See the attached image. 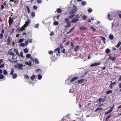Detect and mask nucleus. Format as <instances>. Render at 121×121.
I'll list each match as a JSON object with an SVG mask.
<instances>
[{"label": "nucleus", "mask_w": 121, "mask_h": 121, "mask_svg": "<svg viewBox=\"0 0 121 121\" xmlns=\"http://www.w3.org/2000/svg\"><path fill=\"white\" fill-rule=\"evenodd\" d=\"M23 65L22 64L17 63L14 65V67L15 68L18 69L20 70H23Z\"/></svg>", "instance_id": "f257e3e1"}, {"label": "nucleus", "mask_w": 121, "mask_h": 121, "mask_svg": "<svg viewBox=\"0 0 121 121\" xmlns=\"http://www.w3.org/2000/svg\"><path fill=\"white\" fill-rule=\"evenodd\" d=\"M30 21L29 19L27 20V21L26 22L25 24H24L21 28V30L23 31L25 30V28L28 26L29 24L30 23Z\"/></svg>", "instance_id": "f03ea898"}, {"label": "nucleus", "mask_w": 121, "mask_h": 121, "mask_svg": "<svg viewBox=\"0 0 121 121\" xmlns=\"http://www.w3.org/2000/svg\"><path fill=\"white\" fill-rule=\"evenodd\" d=\"M73 8L71 10V11L69 13V15H71L75 13L77 10V8L76 6L74 5L73 6Z\"/></svg>", "instance_id": "7ed1b4c3"}, {"label": "nucleus", "mask_w": 121, "mask_h": 121, "mask_svg": "<svg viewBox=\"0 0 121 121\" xmlns=\"http://www.w3.org/2000/svg\"><path fill=\"white\" fill-rule=\"evenodd\" d=\"M14 72V70L13 69H11V71L10 74V75L13 76L12 78L13 79H15L16 78L17 76V75L16 74H13Z\"/></svg>", "instance_id": "20e7f679"}, {"label": "nucleus", "mask_w": 121, "mask_h": 121, "mask_svg": "<svg viewBox=\"0 0 121 121\" xmlns=\"http://www.w3.org/2000/svg\"><path fill=\"white\" fill-rule=\"evenodd\" d=\"M14 18H12L11 17H9V23L10 24L9 25V26H10L11 24L13 23V19Z\"/></svg>", "instance_id": "39448f33"}, {"label": "nucleus", "mask_w": 121, "mask_h": 121, "mask_svg": "<svg viewBox=\"0 0 121 121\" xmlns=\"http://www.w3.org/2000/svg\"><path fill=\"white\" fill-rule=\"evenodd\" d=\"M12 49H11L9 50L8 51V54L9 55L13 56L15 55V54L12 51Z\"/></svg>", "instance_id": "423d86ee"}, {"label": "nucleus", "mask_w": 121, "mask_h": 121, "mask_svg": "<svg viewBox=\"0 0 121 121\" xmlns=\"http://www.w3.org/2000/svg\"><path fill=\"white\" fill-rule=\"evenodd\" d=\"M11 38L9 36L7 41V44L8 45H10L11 44L10 41L11 40Z\"/></svg>", "instance_id": "0eeeda50"}, {"label": "nucleus", "mask_w": 121, "mask_h": 121, "mask_svg": "<svg viewBox=\"0 0 121 121\" xmlns=\"http://www.w3.org/2000/svg\"><path fill=\"white\" fill-rule=\"evenodd\" d=\"M100 64V63H94L91 64L90 66V67H94L99 65Z\"/></svg>", "instance_id": "6e6552de"}, {"label": "nucleus", "mask_w": 121, "mask_h": 121, "mask_svg": "<svg viewBox=\"0 0 121 121\" xmlns=\"http://www.w3.org/2000/svg\"><path fill=\"white\" fill-rule=\"evenodd\" d=\"M79 21L78 19L77 18H74L71 20L70 22L72 23H74Z\"/></svg>", "instance_id": "1a4fd4ad"}, {"label": "nucleus", "mask_w": 121, "mask_h": 121, "mask_svg": "<svg viewBox=\"0 0 121 121\" xmlns=\"http://www.w3.org/2000/svg\"><path fill=\"white\" fill-rule=\"evenodd\" d=\"M111 83L109 85V87L110 89L112 88L113 86H114V85H115L116 83L115 82H112L111 81Z\"/></svg>", "instance_id": "9d476101"}, {"label": "nucleus", "mask_w": 121, "mask_h": 121, "mask_svg": "<svg viewBox=\"0 0 121 121\" xmlns=\"http://www.w3.org/2000/svg\"><path fill=\"white\" fill-rule=\"evenodd\" d=\"M57 52L58 54L60 53V50L59 48H56L54 51V52Z\"/></svg>", "instance_id": "9b49d317"}, {"label": "nucleus", "mask_w": 121, "mask_h": 121, "mask_svg": "<svg viewBox=\"0 0 121 121\" xmlns=\"http://www.w3.org/2000/svg\"><path fill=\"white\" fill-rule=\"evenodd\" d=\"M79 28L82 31H84L86 30L87 28L85 27H79Z\"/></svg>", "instance_id": "f8f14e48"}, {"label": "nucleus", "mask_w": 121, "mask_h": 121, "mask_svg": "<svg viewBox=\"0 0 121 121\" xmlns=\"http://www.w3.org/2000/svg\"><path fill=\"white\" fill-rule=\"evenodd\" d=\"M108 58L112 61H114L116 59V58L115 57L112 56H109Z\"/></svg>", "instance_id": "ddd939ff"}, {"label": "nucleus", "mask_w": 121, "mask_h": 121, "mask_svg": "<svg viewBox=\"0 0 121 121\" xmlns=\"http://www.w3.org/2000/svg\"><path fill=\"white\" fill-rule=\"evenodd\" d=\"M32 63V62L31 61H30L29 62L28 61L26 62L25 63V64L31 66V65Z\"/></svg>", "instance_id": "4468645a"}, {"label": "nucleus", "mask_w": 121, "mask_h": 121, "mask_svg": "<svg viewBox=\"0 0 121 121\" xmlns=\"http://www.w3.org/2000/svg\"><path fill=\"white\" fill-rule=\"evenodd\" d=\"M78 78L77 77H74L71 80V82H73L75 80H76L78 79Z\"/></svg>", "instance_id": "2eb2a0df"}, {"label": "nucleus", "mask_w": 121, "mask_h": 121, "mask_svg": "<svg viewBox=\"0 0 121 121\" xmlns=\"http://www.w3.org/2000/svg\"><path fill=\"white\" fill-rule=\"evenodd\" d=\"M84 81V79L79 80L78 81V83L79 84L82 83Z\"/></svg>", "instance_id": "dca6fc26"}, {"label": "nucleus", "mask_w": 121, "mask_h": 121, "mask_svg": "<svg viewBox=\"0 0 121 121\" xmlns=\"http://www.w3.org/2000/svg\"><path fill=\"white\" fill-rule=\"evenodd\" d=\"M14 52H15L16 54L17 55H19V53L18 51L16 49H14Z\"/></svg>", "instance_id": "f3484780"}, {"label": "nucleus", "mask_w": 121, "mask_h": 121, "mask_svg": "<svg viewBox=\"0 0 121 121\" xmlns=\"http://www.w3.org/2000/svg\"><path fill=\"white\" fill-rule=\"evenodd\" d=\"M34 61L36 64H38L39 63V62L38 61V60L37 58H35L34 60Z\"/></svg>", "instance_id": "a211bd4d"}, {"label": "nucleus", "mask_w": 121, "mask_h": 121, "mask_svg": "<svg viewBox=\"0 0 121 121\" xmlns=\"http://www.w3.org/2000/svg\"><path fill=\"white\" fill-rule=\"evenodd\" d=\"M79 47V46L78 45H77L76 46L74 50L75 52H76L78 49Z\"/></svg>", "instance_id": "6ab92c4d"}, {"label": "nucleus", "mask_w": 121, "mask_h": 121, "mask_svg": "<svg viewBox=\"0 0 121 121\" xmlns=\"http://www.w3.org/2000/svg\"><path fill=\"white\" fill-rule=\"evenodd\" d=\"M121 42L120 41H119L117 46H116V47L117 48L119 47L121 45Z\"/></svg>", "instance_id": "aec40b11"}, {"label": "nucleus", "mask_w": 121, "mask_h": 121, "mask_svg": "<svg viewBox=\"0 0 121 121\" xmlns=\"http://www.w3.org/2000/svg\"><path fill=\"white\" fill-rule=\"evenodd\" d=\"M65 20L67 23H69V18H65Z\"/></svg>", "instance_id": "412c9836"}, {"label": "nucleus", "mask_w": 121, "mask_h": 121, "mask_svg": "<svg viewBox=\"0 0 121 121\" xmlns=\"http://www.w3.org/2000/svg\"><path fill=\"white\" fill-rule=\"evenodd\" d=\"M56 11L58 13H60L61 12L62 10L61 9L59 8L57 9Z\"/></svg>", "instance_id": "4be33fe9"}, {"label": "nucleus", "mask_w": 121, "mask_h": 121, "mask_svg": "<svg viewBox=\"0 0 121 121\" xmlns=\"http://www.w3.org/2000/svg\"><path fill=\"white\" fill-rule=\"evenodd\" d=\"M102 109H103V108H101V107L98 108H97L96 109V110L95 111V112H97L98 111H99L101 110Z\"/></svg>", "instance_id": "5701e85b"}, {"label": "nucleus", "mask_w": 121, "mask_h": 121, "mask_svg": "<svg viewBox=\"0 0 121 121\" xmlns=\"http://www.w3.org/2000/svg\"><path fill=\"white\" fill-rule=\"evenodd\" d=\"M74 14L70 16H69L68 17V18L70 19H72L74 17Z\"/></svg>", "instance_id": "b1692460"}, {"label": "nucleus", "mask_w": 121, "mask_h": 121, "mask_svg": "<svg viewBox=\"0 0 121 121\" xmlns=\"http://www.w3.org/2000/svg\"><path fill=\"white\" fill-rule=\"evenodd\" d=\"M68 24L65 26V28H67L70 26H71V24L69 23H67Z\"/></svg>", "instance_id": "393cba45"}, {"label": "nucleus", "mask_w": 121, "mask_h": 121, "mask_svg": "<svg viewBox=\"0 0 121 121\" xmlns=\"http://www.w3.org/2000/svg\"><path fill=\"white\" fill-rule=\"evenodd\" d=\"M24 52L25 53H27L29 52L27 48H26L24 50Z\"/></svg>", "instance_id": "a878e982"}, {"label": "nucleus", "mask_w": 121, "mask_h": 121, "mask_svg": "<svg viewBox=\"0 0 121 121\" xmlns=\"http://www.w3.org/2000/svg\"><path fill=\"white\" fill-rule=\"evenodd\" d=\"M24 40V39H19V42L20 43H21Z\"/></svg>", "instance_id": "bb28decb"}, {"label": "nucleus", "mask_w": 121, "mask_h": 121, "mask_svg": "<svg viewBox=\"0 0 121 121\" xmlns=\"http://www.w3.org/2000/svg\"><path fill=\"white\" fill-rule=\"evenodd\" d=\"M105 101L104 99H99V100H98V101L99 102V103H100L102 102H103L104 101Z\"/></svg>", "instance_id": "cd10ccee"}, {"label": "nucleus", "mask_w": 121, "mask_h": 121, "mask_svg": "<svg viewBox=\"0 0 121 121\" xmlns=\"http://www.w3.org/2000/svg\"><path fill=\"white\" fill-rule=\"evenodd\" d=\"M109 37L110 39L112 40L113 39L114 36L113 35H109Z\"/></svg>", "instance_id": "c85d7f7f"}, {"label": "nucleus", "mask_w": 121, "mask_h": 121, "mask_svg": "<svg viewBox=\"0 0 121 121\" xmlns=\"http://www.w3.org/2000/svg\"><path fill=\"white\" fill-rule=\"evenodd\" d=\"M26 8L27 10V12L28 13H30V7L29 6H26Z\"/></svg>", "instance_id": "c756f323"}, {"label": "nucleus", "mask_w": 121, "mask_h": 121, "mask_svg": "<svg viewBox=\"0 0 121 121\" xmlns=\"http://www.w3.org/2000/svg\"><path fill=\"white\" fill-rule=\"evenodd\" d=\"M35 78V75H34L32 76L30 78V79L32 80H34Z\"/></svg>", "instance_id": "7c9ffc66"}, {"label": "nucleus", "mask_w": 121, "mask_h": 121, "mask_svg": "<svg viewBox=\"0 0 121 121\" xmlns=\"http://www.w3.org/2000/svg\"><path fill=\"white\" fill-rule=\"evenodd\" d=\"M110 52V50L108 49L107 48L105 50V52L106 53L108 54Z\"/></svg>", "instance_id": "2f4dec72"}, {"label": "nucleus", "mask_w": 121, "mask_h": 121, "mask_svg": "<svg viewBox=\"0 0 121 121\" xmlns=\"http://www.w3.org/2000/svg\"><path fill=\"white\" fill-rule=\"evenodd\" d=\"M81 4L83 6L85 5L86 4V2L84 1H82L81 3Z\"/></svg>", "instance_id": "473e14b6"}, {"label": "nucleus", "mask_w": 121, "mask_h": 121, "mask_svg": "<svg viewBox=\"0 0 121 121\" xmlns=\"http://www.w3.org/2000/svg\"><path fill=\"white\" fill-rule=\"evenodd\" d=\"M53 24L55 25L56 26L58 25L59 23L58 21H55L54 22Z\"/></svg>", "instance_id": "72a5a7b5"}, {"label": "nucleus", "mask_w": 121, "mask_h": 121, "mask_svg": "<svg viewBox=\"0 0 121 121\" xmlns=\"http://www.w3.org/2000/svg\"><path fill=\"white\" fill-rule=\"evenodd\" d=\"M42 76L40 74H39L38 76V78L39 80H40L42 78Z\"/></svg>", "instance_id": "f704fd0d"}, {"label": "nucleus", "mask_w": 121, "mask_h": 121, "mask_svg": "<svg viewBox=\"0 0 121 121\" xmlns=\"http://www.w3.org/2000/svg\"><path fill=\"white\" fill-rule=\"evenodd\" d=\"M31 56V55L30 54H28L26 55V57L27 58H30Z\"/></svg>", "instance_id": "c9c22d12"}, {"label": "nucleus", "mask_w": 121, "mask_h": 121, "mask_svg": "<svg viewBox=\"0 0 121 121\" xmlns=\"http://www.w3.org/2000/svg\"><path fill=\"white\" fill-rule=\"evenodd\" d=\"M35 71L38 72L39 73H40L41 72V70L39 69H37L35 70Z\"/></svg>", "instance_id": "e433bc0d"}, {"label": "nucleus", "mask_w": 121, "mask_h": 121, "mask_svg": "<svg viewBox=\"0 0 121 121\" xmlns=\"http://www.w3.org/2000/svg\"><path fill=\"white\" fill-rule=\"evenodd\" d=\"M113 106L112 107H111L110 108V109L108 111L110 112V113L111 112H112V111L113 110Z\"/></svg>", "instance_id": "4c0bfd02"}, {"label": "nucleus", "mask_w": 121, "mask_h": 121, "mask_svg": "<svg viewBox=\"0 0 121 121\" xmlns=\"http://www.w3.org/2000/svg\"><path fill=\"white\" fill-rule=\"evenodd\" d=\"M87 17L86 16H82V18L83 20H85L87 18Z\"/></svg>", "instance_id": "58836bf2"}, {"label": "nucleus", "mask_w": 121, "mask_h": 121, "mask_svg": "<svg viewBox=\"0 0 121 121\" xmlns=\"http://www.w3.org/2000/svg\"><path fill=\"white\" fill-rule=\"evenodd\" d=\"M3 73L4 75H6L8 74V73L6 70H4L3 71Z\"/></svg>", "instance_id": "ea45409f"}, {"label": "nucleus", "mask_w": 121, "mask_h": 121, "mask_svg": "<svg viewBox=\"0 0 121 121\" xmlns=\"http://www.w3.org/2000/svg\"><path fill=\"white\" fill-rule=\"evenodd\" d=\"M112 91L110 90H108L107 92L106 93L107 94H108L111 93L112 92Z\"/></svg>", "instance_id": "a19ab883"}, {"label": "nucleus", "mask_w": 121, "mask_h": 121, "mask_svg": "<svg viewBox=\"0 0 121 121\" xmlns=\"http://www.w3.org/2000/svg\"><path fill=\"white\" fill-rule=\"evenodd\" d=\"M31 15L33 17H34L35 15V12H32L31 13Z\"/></svg>", "instance_id": "79ce46f5"}, {"label": "nucleus", "mask_w": 121, "mask_h": 121, "mask_svg": "<svg viewBox=\"0 0 121 121\" xmlns=\"http://www.w3.org/2000/svg\"><path fill=\"white\" fill-rule=\"evenodd\" d=\"M75 16L76 17V18H77L78 19V18H80V17L81 16H79V14H77L76 15H75Z\"/></svg>", "instance_id": "37998d69"}, {"label": "nucleus", "mask_w": 121, "mask_h": 121, "mask_svg": "<svg viewBox=\"0 0 121 121\" xmlns=\"http://www.w3.org/2000/svg\"><path fill=\"white\" fill-rule=\"evenodd\" d=\"M37 3L38 4H40L42 2V0H37Z\"/></svg>", "instance_id": "c03bdc74"}, {"label": "nucleus", "mask_w": 121, "mask_h": 121, "mask_svg": "<svg viewBox=\"0 0 121 121\" xmlns=\"http://www.w3.org/2000/svg\"><path fill=\"white\" fill-rule=\"evenodd\" d=\"M4 78V75L2 74H0V79H3Z\"/></svg>", "instance_id": "a18cd8bd"}, {"label": "nucleus", "mask_w": 121, "mask_h": 121, "mask_svg": "<svg viewBox=\"0 0 121 121\" xmlns=\"http://www.w3.org/2000/svg\"><path fill=\"white\" fill-rule=\"evenodd\" d=\"M29 43L28 40H27L25 42V44L26 46H27Z\"/></svg>", "instance_id": "49530a36"}, {"label": "nucleus", "mask_w": 121, "mask_h": 121, "mask_svg": "<svg viewBox=\"0 0 121 121\" xmlns=\"http://www.w3.org/2000/svg\"><path fill=\"white\" fill-rule=\"evenodd\" d=\"M39 25V24H37L35 25L34 27L35 28H37L38 27Z\"/></svg>", "instance_id": "de8ad7c7"}, {"label": "nucleus", "mask_w": 121, "mask_h": 121, "mask_svg": "<svg viewBox=\"0 0 121 121\" xmlns=\"http://www.w3.org/2000/svg\"><path fill=\"white\" fill-rule=\"evenodd\" d=\"M100 38H101V39L102 40H103V41H105L106 39H105V38L104 37H103L102 36H101L100 37Z\"/></svg>", "instance_id": "09e8293b"}, {"label": "nucleus", "mask_w": 121, "mask_h": 121, "mask_svg": "<svg viewBox=\"0 0 121 121\" xmlns=\"http://www.w3.org/2000/svg\"><path fill=\"white\" fill-rule=\"evenodd\" d=\"M92 10L90 8L88 10V11L89 13H91L92 12Z\"/></svg>", "instance_id": "8fccbe9b"}, {"label": "nucleus", "mask_w": 121, "mask_h": 121, "mask_svg": "<svg viewBox=\"0 0 121 121\" xmlns=\"http://www.w3.org/2000/svg\"><path fill=\"white\" fill-rule=\"evenodd\" d=\"M90 29L94 31H95L96 30V29L93 27H91L90 28Z\"/></svg>", "instance_id": "3c124183"}, {"label": "nucleus", "mask_w": 121, "mask_h": 121, "mask_svg": "<svg viewBox=\"0 0 121 121\" xmlns=\"http://www.w3.org/2000/svg\"><path fill=\"white\" fill-rule=\"evenodd\" d=\"M33 8L34 9L36 10L37 9V6L35 5H34L33 6Z\"/></svg>", "instance_id": "603ef678"}, {"label": "nucleus", "mask_w": 121, "mask_h": 121, "mask_svg": "<svg viewBox=\"0 0 121 121\" xmlns=\"http://www.w3.org/2000/svg\"><path fill=\"white\" fill-rule=\"evenodd\" d=\"M75 27H73L72 28L70 29V30H69L68 33H70L72 31V30H74L75 29Z\"/></svg>", "instance_id": "864d4df0"}, {"label": "nucleus", "mask_w": 121, "mask_h": 121, "mask_svg": "<svg viewBox=\"0 0 121 121\" xmlns=\"http://www.w3.org/2000/svg\"><path fill=\"white\" fill-rule=\"evenodd\" d=\"M23 53L22 52H20V54L19 55L20 56L22 57L23 56Z\"/></svg>", "instance_id": "5fc2aeb1"}, {"label": "nucleus", "mask_w": 121, "mask_h": 121, "mask_svg": "<svg viewBox=\"0 0 121 121\" xmlns=\"http://www.w3.org/2000/svg\"><path fill=\"white\" fill-rule=\"evenodd\" d=\"M25 45V44L23 43H22L20 44V45L22 47H24Z\"/></svg>", "instance_id": "6e6d98bb"}, {"label": "nucleus", "mask_w": 121, "mask_h": 121, "mask_svg": "<svg viewBox=\"0 0 121 121\" xmlns=\"http://www.w3.org/2000/svg\"><path fill=\"white\" fill-rule=\"evenodd\" d=\"M25 78L26 79H28L29 78V77L28 75H25L24 76Z\"/></svg>", "instance_id": "4d7b16f0"}, {"label": "nucleus", "mask_w": 121, "mask_h": 121, "mask_svg": "<svg viewBox=\"0 0 121 121\" xmlns=\"http://www.w3.org/2000/svg\"><path fill=\"white\" fill-rule=\"evenodd\" d=\"M4 64L1 65H0V68H2L4 66Z\"/></svg>", "instance_id": "13d9d810"}, {"label": "nucleus", "mask_w": 121, "mask_h": 121, "mask_svg": "<svg viewBox=\"0 0 121 121\" xmlns=\"http://www.w3.org/2000/svg\"><path fill=\"white\" fill-rule=\"evenodd\" d=\"M3 34L1 33L0 34V38L1 39L3 38Z\"/></svg>", "instance_id": "bf43d9fd"}, {"label": "nucleus", "mask_w": 121, "mask_h": 121, "mask_svg": "<svg viewBox=\"0 0 121 121\" xmlns=\"http://www.w3.org/2000/svg\"><path fill=\"white\" fill-rule=\"evenodd\" d=\"M54 32L53 31H52L51 32L50 34V36H52L54 34Z\"/></svg>", "instance_id": "052dcab7"}, {"label": "nucleus", "mask_w": 121, "mask_h": 121, "mask_svg": "<svg viewBox=\"0 0 121 121\" xmlns=\"http://www.w3.org/2000/svg\"><path fill=\"white\" fill-rule=\"evenodd\" d=\"M71 45L72 46V47H73L74 46V44L73 42H71Z\"/></svg>", "instance_id": "680f3d73"}, {"label": "nucleus", "mask_w": 121, "mask_h": 121, "mask_svg": "<svg viewBox=\"0 0 121 121\" xmlns=\"http://www.w3.org/2000/svg\"><path fill=\"white\" fill-rule=\"evenodd\" d=\"M108 18H109V19L110 20H111L112 19H111L110 18V17L111 16H110V14H108Z\"/></svg>", "instance_id": "e2e57ef3"}, {"label": "nucleus", "mask_w": 121, "mask_h": 121, "mask_svg": "<svg viewBox=\"0 0 121 121\" xmlns=\"http://www.w3.org/2000/svg\"><path fill=\"white\" fill-rule=\"evenodd\" d=\"M48 53L49 54L51 55L52 54L53 52L52 51H49Z\"/></svg>", "instance_id": "0e129e2a"}, {"label": "nucleus", "mask_w": 121, "mask_h": 121, "mask_svg": "<svg viewBox=\"0 0 121 121\" xmlns=\"http://www.w3.org/2000/svg\"><path fill=\"white\" fill-rule=\"evenodd\" d=\"M65 49L64 48L62 51V52L63 53H64L65 52Z\"/></svg>", "instance_id": "69168bd1"}, {"label": "nucleus", "mask_w": 121, "mask_h": 121, "mask_svg": "<svg viewBox=\"0 0 121 121\" xmlns=\"http://www.w3.org/2000/svg\"><path fill=\"white\" fill-rule=\"evenodd\" d=\"M111 115H109V116L108 117H107L106 118V119H108L109 118L111 117Z\"/></svg>", "instance_id": "338daca9"}, {"label": "nucleus", "mask_w": 121, "mask_h": 121, "mask_svg": "<svg viewBox=\"0 0 121 121\" xmlns=\"http://www.w3.org/2000/svg\"><path fill=\"white\" fill-rule=\"evenodd\" d=\"M1 9H3L4 8V6L3 5H1Z\"/></svg>", "instance_id": "774afa93"}]
</instances>
